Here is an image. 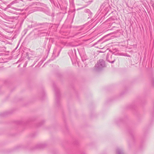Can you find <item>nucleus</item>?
<instances>
[{
	"mask_svg": "<svg viewBox=\"0 0 154 154\" xmlns=\"http://www.w3.org/2000/svg\"><path fill=\"white\" fill-rule=\"evenodd\" d=\"M76 50V48L73 47L68 53L72 60V65L75 66H76V62L77 61Z\"/></svg>",
	"mask_w": 154,
	"mask_h": 154,
	"instance_id": "obj_1",
	"label": "nucleus"
},
{
	"mask_svg": "<svg viewBox=\"0 0 154 154\" xmlns=\"http://www.w3.org/2000/svg\"><path fill=\"white\" fill-rule=\"evenodd\" d=\"M53 87L55 92L56 96L55 105L57 107H59L60 105V94L59 89L57 87L56 85L54 84L53 85Z\"/></svg>",
	"mask_w": 154,
	"mask_h": 154,
	"instance_id": "obj_2",
	"label": "nucleus"
},
{
	"mask_svg": "<svg viewBox=\"0 0 154 154\" xmlns=\"http://www.w3.org/2000/svg\"><path fill=\"white\" fill-rule=\"evenodd\" d=\"M51 24L49 23H45L43 25L45 26V29L44 30H43L38 33L39 35L40 36H43L49 35V32L48 30V29L51 27Z\"/></svg>",
	"mask_w": 154,
	"mask_h": 154,
	"instance_id": "obj_3",
	"label": "nucleus"
},
{
	"mask_svg": "<svg viewBox=\"0 0 154 154\" xmlns=\"http://www.w3.org/2000/svg\"><path fill=\"white\" fill-rule=\"evenodd\" d=\"M105 66L104 61L102 59H100L95 65L94 69L95 71H99Z\"/></svg>",
	"mask_w": 154,
	"mask_h": 154,
	"instance_id": "obj_4",
	"label": "nucleus"
},
{
	"mask_svg": "<svg viewBox=\"0 0 154 154\" xmlns=\"http://www.w3.org/2000/svg\"><path fill=\"white\" fill-rule=\"evenodd\" d=\"M106 60L108 62L112 63H113L115 60L114 56L112 55L111 53L107 54Z\"/></svg>",
	"mask_w": 154,
	"mask_h": 154,
	"instance_id": "obj_5",
	"label": "nucleus"
},
{
	"mask_svg": "<svg viewBox=\"0 0 154 154\" xmlns=\"http://www.w3.org/2000/svg\"><path fill=\"white\" fill-rule=\"evenodd\" d=\"M23 2L22 0H15L12 2L8 6L10 7L11 5H14L16 6H20L21 5Z\"/></svg>",
	"mask_w": 154,
	"mask_h": 154,
	"instance_id": "obj_6",
	"label": "nucleus"
},
{
	"mask_svg": "<svg viewBox=\"0 0 154 154\" xmlns=\"http://www.w3.org/2000/svg\"><path fill=\"white\" fill-rule=\"evenodd\" d=\"M53 42L54 39L52 38H50L49 42L47 45V48H46V51H47L48 53L49 52L51 47V45Z\"/></svg>",
	"mask_w": 154,
	"mask_h": 154,
	"instance_id": "obj_7",
	"label": "nucleus"
},
{
	"mask_svg": "<svg viewBox=\"0 0 154 154\" xmlns=\"http://www.w3.org/2000/svg\"><path fill=\"white\" fill-rule=\"evenodd\" d=\"M84 29L83 28V26H80L78 27V35L81 33V35H83L85 33L84 31Z\"/></svg>",
	"mask_w": 154,
	"mask_h": 154,
	"instance_id": "obj_8",
	"label": "nucleus"
},
{
	"mask_svg": "<svg viewBox=\"0 0 154 154\" xmlns=\"http://www.w3.org/2000/svg\"><path fill=\"white\" fill-rule=\"evenodd\" d=\"M112 54L115 55L125 56V54H123L119 53V51L116 49H115V50L113 51Z\"/></svg>",
	"mask_w": 154,
	"mask_h": 154,
	"instance_id": "obj_9",
	"label": "nucleus"
},
{
	"mask_svg": "<svg viewBox=\"0 0 154 154\" xmlns=\"http://www.w3.org/2000/svg\"><path fill=\"white\" fill-rule=\"evenodd\" d=\"M42 9V8H41L35 7L32 8L30 11L31 12H33L34 11H40Z\"/></svg>",
	"mask_w": 154,
	"mask_h": 154,
	"instance_id": "obj_10",
	"label": "nucleus"
},
{
	"mask_svg": "<svg viewBox=\"0 0 154 154\" xmlns=\"http://www.w3.org/2000/svg\"><path fill=\"white\" fill-rule=\"evenodd\" d=\"M46 145L47 144L45 143H41L38 144L37 145V147L38 148H42L45 147Z\"/></svg>",
	"mask_w": 154,
	"mask_h": 154,
	"instance_id": "obj_11",
	"label": "nucleus"
},
{
	"mask_svg": "<svg viewBox=\"0 0 154 154\" xmlns=\"http://www.w3.org/2000/svg\"><path fill=\"white\" fill-rule=\"evenodd\" d=\"M116 154H124L122 149L120 148H117Z\"/></svg>",
	"mask_w": 154,
	"mask_h": 154,
	"instance_id": "obj_12",
	"label": "nucleus"
},
{
	"mask_svg": "<svg viewBox=\"0 0 154 154\" xmlns=\"http://www.w3.org/2000/svg\"><path fill=\"white\" fill-rule=\"evenodd\" d=\"M61 50V49L60 50L59 48H57L54 49V51H53V54H55L57 52V53H58V55L57 56H58L59 55V54Z\"/></svg>",
	"mask_w": 154,
	"mask_h": 154,
	"instance_id": "obj_13",
	"label": "nucleus"
},
{
	"mask_svg": "<svg viewBox=\"0 0 154 154\" xmlns=\"http://www.w3.org/2000/svg\"><path fill=\"white\" fill-rule=\"evenodd\" d=\"M10 113H11L10 112H9H9H5L2 113L1 114V116H6L8 114H10Z\"/></svg>",
	"mask_w": 154,
	"mask_h": 154,
	"instance_id": "obj_14",
	"label": "nucleus"
},
{
	"mask_svg": "<svg viewBox=\"0 0 154 154\" xmlns=\"http://www.w3.org/2000/svg\"><path fill=\"white\" fill-rule=\"evenodd\" d=\"M76 44H75V45H73L72 44V43H71V44H70V45L72 47H75V48H76V46H77V45L76 44Z\"/></svg>",
	"mask_w": 154,
	"mask_h": 154,
	"instance_id": "obj_15",
	"label": "nucleus"
},
{
	"mask_svg": "<svg viewBox=\"0 0 154 154\" xmlns=\"http://www.w3.org/2000/svg\"><path fill=\"white\" fill-rule=\"evenodd\" d=\"M90 11L89 9H86V10H85V12L89 13L90 12Z\"/></svg>",
	"mask_w": 154,
	"mask_h": 154,
	"instance_id": "obj_16",
	"label": "nucleus"
},
{
	"mask_svg": "<svg viewBox=\"0 0 154 154\" xmlns=\"http://www.w3.org/2000/svg\"><path fill=\"white\" fill-rule=\"evenodd\" d=\"M11 8H12L14 10H17V11H19V9L17 8H14V7H11Z\"/></svg>",
	"mask_w": 154,
	"mask_h": 154,
	"instance_id": "obj_17",
	"label": "nucleus"
},
{
	"mask_svg": "<svg viewBox=\"0 0 154 154\" xmlns=\"http://www.w3.org/2000/svg\"><path fill=\"white\" fill-rule=\"evenodd\" d=\"M27 62H26L25 63V64H24V65H23V67H25L26 66H27Z\"/></svg>",
	"mask_w": 154,
	"mask_h": 154,
	"instance_id": "obj_18",
	"label": "nucleus"
},
{
	"mask_svg": "<svg viewBox=\"0 0 154 154\" xmlns=\"http://www.w3.org/2000/svg\"><path fill=\"white\" fill-rule=\"evenodd\" d=\"M91 1H89L88 2H87V5H89L91 3Z\"/></svg>",
	"mask_w": 154,
	"mask_h": 154,
	"instance_id": "obj_19",
	"label": "nucleus"
},
{
	"mask_svg": "<svg viewBox=\"0 0 154 154\" xmlns=\"http://www.w3.org/2000/svg\"><path fill=\"white\" fill-rule=\"evenodd\" d=\"M18 148H22V146L21 145H19L18 146Z\"/></svg>",
	"mask_w": 154,
	"mask_h": 154,
	"instance_id": "obj_20",
	"label": "nucleus"
},
{
	"mask_svg": "<svg viewBox=\"0 0 154 154\" xmlns=\"http://www.w3.org/2000/svg\"><path fill=\"white\" fill-rule=\"evenodd\" d=\"M120 119H118L117 120H116L115 121V122L116 123H117L119 121H120Z\"/></svg>",
	"mask_w": 154,
	"mask_h": 154,
	"instance_id": "obj_21",
	"label": "nucleus"
},
{
	"mask_svg": "<svg viewBox=\"0 0 154 154\" xmlns=\"http://www.w3.org/2000/svg\"><path fill=\"white\" fill-rule=\"evenodd\" d=\"M23 20H22L21 21V23H20V26H21V25H22V24L23 23Z\"/></svg>",
	"mask_w": 154,
	"mask_h": 154,
	"instance_id": "obj_22",
	"label": "nucleus"
},
{
	"mask_svg": "<svg viewBox=\"0 0 154 154\" xmlns=\"http://www.w3.org/2000/svg\"><path fill=\"white\" fill-rule=\"evenodd\" d=\"M40 62H41V63H43V61H41Z\"/></svg>",
	"mask_w": 154,
	"mask_h": 154,
	"instance_id": "obj_23",
	"label": "nucleus"
},
{
	"mask_svg": "<svg viewBox=\"0 0 154 154\" xmlns=\"http://www.w3.org/2000/svg\"><path fill=\"white\" fill-rule=\"evenodd\" d=\"M41 125H42V124H40V125H38V126H40Z\"/></svg>",
	"mask_w": 154,
	"mask_h": 154,
	"instance_id": "obj_24",
	"label": "nucleus"
},
{
	"mask_svg": "<svg viewBox=\"0 0 154 154\" xmlns=\"http://www.w3.org/2000/svg\"><path fill=\"white\" fill-rule=\"evenodd\" d=\"M47 63V62L46 63H45V64H44V65H45V64H46Z\"/></svg>",
	"mask_w": 154,
	"mask_h": 154,
	"instance_id": "obj_25",
	"label": "nucleus"
},
{
	"mask_svg": "<svg viewBox=\"0 0 154 154\" xmlns=\"http://www.w3.org/2000/svg\"><path fill=\"white\" fill-rule=\"evenodd\" d=\"M33 65H33L31 66V67H32V66H33Z\"/></svg>",
	"mask_w": 154,
	"mask_h": 154,
	"instance_id": "obj_26",
	"label": "nucleus"
},
{
	"mask_svg": "<svg viewBox=\"0 0 154 154\" xmlns=\"http://www.w3.org/2000/svg\"><path fill=\"white\" fill-rule=\"evenodd\" d=\"M20 65H19L18 66V67H19L20 66Z\"/></svg>",
	"mask_w": 154,
	"mask_h": 154,
	"instance_id": "obj_27",
	"label": "nucleus"
},
{
	"mask_svg": "<svg viewBox=\"0 0 154 154\" xmlns=\"http://www.w3.org/2000/svg\"><path fill=\"white\" fill-rule=\"evenodd\" d=\"M80 9V8H79V9H77V10H78Z\"/></svg>",
	"mask_w": 154,
	"mask_h": 154,
	"instance_id": "obj_28",
	"label": "nucleus"
}]
</instances>
